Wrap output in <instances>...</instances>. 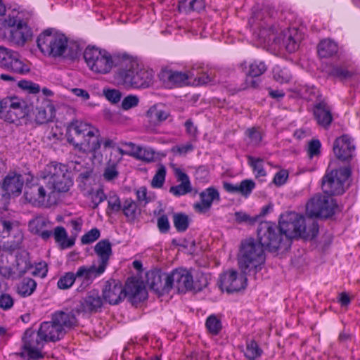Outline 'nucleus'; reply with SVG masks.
<instances>
[{
	"label": "nucleus",
	"instance_id": "f257e3e1",
	"mask_svg": "<svg viewBox=\"0 0 360 360\" xmlns=\"http://www.w3.org/2000/svg\"><path fill=\"white\" fill-rule=\"evenodd\" d=\"M262 19V13H255L249 20V24L252 27L257 37L261 42L268 44H278L283 46L290 52L295 51L299 47L300 37L295 29H287L282 31L279 36L275 33V29L269 22Z\"/></svg>",
	"mask_w": 360,
	"mask_h": 360
},
{
	"label": "nucleus",
	"instance_id": "f03ea898",
	"mask_svg": "<svg viewBox=\"0 0 360 360\" xmlns=\"http://www.w3.org/2000/svg\"><path fill=\"white\" fill-rule=\"evenodd\" d=\"M278 227L285 243L291 245L292 238L314 239L319 233V225L313 219H306L295 212H287L281 215Z\"/></svg>",
	"mask_w": 360,
	"mask_h": 360
},
{
	"label": "nucleus",
	"instance_id": "7ed1b4c3",
	"mask_svg": "<svg viewBox=\"0 0 360 360\" xmlns=\"http://www.w3.org/2000/svg\"><path fill=\"white\" fill-rule=\"evenodd\" d=\"M264 248L254 238H248L242 242L238 263L240 271L244 274L255 275L261 269L264 262Z\"/></svg>",
	"mask_w": 360,
	"mask_h": 360
},
{
	"label": "nucleus",
	"instance_id": "20e7f679",
	"mask_svg": "<svg viewBox=\"0 0 360 360\" xmlns=\"http://www.w3.org/2000/svg\"><path fill=\"white\" fill-rule=\"evenodd\" d=\"M124 68L117 72L119 81L127 88L146 89L149 87L153 80V72L139 66L137 63L127 60L124 61Z\"/></svg>",
	"mask_w": 360,
	"mask_h": 360
},
{
	"label": "nucleus",
	"instance_id": "39448f33",
	"mask_svg": "<svg viewBox=\"0 0 360 360\" xmlns=\"http://www.w3.org/2000/svg\"><path fill=\"white\" fill-rule=\"evenodd\" d=\"M94 252L98 257V266L95 262L89 266H82L77 269V276H84L87 284L92 283L93 280L102 275L108 264L110 256L112 255V244L108 239L100 240L94 246Z\"/></svg>",
	"mask_w": 360,
	"mask_h": 360
},
{
	"label": "nucleus",
	"instance_id": "423d86ee",
	"mask_svg": "<svg viewBox=\"0 0 360 360\" xmlns=\"http://www.w3.org/2000/svg\"><path fill=\"white\" fill-rule=\"evenodd\" d=\"M43 181H46L51 188L58 192H67L73 182L67 165L52 162L41 172Z\"/></svg>",
	"mask_w": 360,
	"mask_h": 360
},
{
	"label": "nucleus",
	"instance_id": "0eeeda50",
	"mask_svg": "<svg viewBox=\"0 0 360 360\" xmlns=\"http://www.w3.org/2000/svg\"><path fill=\"white\" fill-rule=\"evenodd\" d=\"M257 238L259 243L270 252H276L278 249L289 248L288 243H285L284 236L278 226L271 221H262L257 229Z\"/></svg>",
	"mask_w": 360,
	"mask_h": 360
},
{
	"label": "nucleus",
	"instance_id": "6e6552de",
	"mask_svg": "<svg viewBox=\"0 0 360 360\" xmlns=\"http://www.w3.org/2000/svg\"><path fill=\"white\" fill-rule=\"evenodd\" d=\"M37 43L38 48L44 55L53 57L62 56L68 47L67 37L52 29H47L40 34Z\"/></svg>",
	"mask_w": 360,
	"mask_h": 360
},
{
	"label": "nucleus",
	"instance_id": "1a4fd4ad",
	"mask_svg": "<svg viewBox=\"0 0 360 360\" xmlns=\"http://www.w3.org/2000/svg\"><path fill=\"white\" fill-rule=\"evenodd\" d=\"M1 24L4 27L11 28L8 39L18 46H23L25 41L32 37L31 29L23 22L20 13L16 11H11Z\"/></svg>",
	"mask_w": 360,
	"mask_h": 360
},
{
	"label": "nucleus",
	"instance_id": "9d476101",
	"mask_svg": "<svg viewBox=\"0 0 360 360\" xmlns=\"http://www.w3.org/2000/svg\"><path fill=\"white\" fill-rule=\"evenodd\" d=\"M83 55L89 68L97 73H108L115 64L110 53L94 46H88Z\"/></svg>",
	"mask_w": 360,
	"mask_h": 360
},
{
	"label": "nucleus",
	"instance_id": "9b49d317",
	"mask_svg": "<svg viewBox=\"0 0 360 360\" xmlns=\"http://www.w3.org/2000/svg\"><path fill=\"white\" fill-rule=\"evenodd\" d=\"M350 174L351 170L348 167H342L327 173L322 179L321 188L323 193L330 197L344 193L345 184Z\"/></svg>",
	"mask_w": 360,
	"mask_h": 360
},
{
	"label": "nucleus",
	"instance_id": "f8f14e48",
	"mask_svg": "<svg viewBox=\"0 0 360 360\" xmlns=\"http://www.w3.org/2000/svg\"><path fill=\"white\" fill-rule=\"evenodd\" d=\"M336 207V202L332 197L318 193L308 201L306 210L311 217L328 218L335 214Z\"/></svg>",
	"mask_w": 360,
	"mask_h": 360
},
{
	"label": "nucleus",
	"instance_id": "ddd939ff",
	"mask_svg": "<svg viewBox=\"0 0 360 360\" xmlns=\"http://www.w3.org/2000/svg\"><path fill=\"white\" fill-rule=\"evenodd\" d=\"M22 348L27 352L28 357L31 359L39 360L44 358V354L41 350L46 342L37 331L32 328L27 329L22 336Z\"/></svg>",
	"mask_w": 360,
	"mask_h": 360
},
{
	"label": "nucleus",
	"instance_id": "4468645a",
	"mask_svg": "<svg viewBox=\"0 0 360 360\" xmlns=\"http://www.w3.org/2000/svg\"><path fill=\"white\" fill-rule=\"evenodd\" d=\"M247 275L242 271L239 274L235 270H229L220 276L219 288L221 290H226L229 293L245 289L247 286Z\"/></svg>",
	"mask_w": 360,
	"mask_h": 360
},
{
	"label": "nucleus",
	"instance_id": "2eb2a0df",
	"mask_svg": "<svg viewBox=\"0 0 360 360\" xmlns=\"http://www.w3.org/2000/svg\"><path fill=\"white\" fill-rule=\"evenodd\" d=\"M0 63L4 68L13 73L24 75L30 71V66L20 59L18 53L4 47L1 49Z\"/></svg>",
	"mask_w": 360,
	"mask_h": 360
},
{
	"label": "nucleus",
	"instance_id": "dca6fc26",
	"mask_svg": "<svg viewBox=\"0 0 360 360\" xmlns=\"http://www.w3.org/2000/svg\"><path fill=\"white\" fill-rule=\"evenodd\" d=\"M91 131L92 134L85 136V139L75 149L82 153H90L93 159L98 158L99 160H101L103 155L98 152L102 143L100 131L94 127Z\"/></svg>",
	"mask_w": 360,
	"mask_h": 360
},
{
	"label": "nucleus",
	"instance_id": "f3484780",
	"mask_svg": "<svg viewBox=\"0 0 360 360\" xmlns=\"http://www.w3.org/2000/svg\"><path fill=\"white\" fill-rule=\"evenodd\" d=\"M53 193L46 181L32 184L27 186L25 191V196L27 200L38 205H44L47 196Z\"/></svg>",
	"mask_w": 360,
	"mask_h": 360
},
{
	"label": "nucleus",
	"instance_id": "a211bd4d",
	"mask_svg": "<svg viewBox=\"0 0 360 360\" xmlns=\"http://www.w3.org/2000/svg\"><path fill=\"white\" fill-rule=\"evenodd\" d=\"M333 150L337 159L349 162L352 159L355 150L353 139L347 134L337 138L333 143Z\"/></svg>",
	"mask_w": 360,
	"mask_h": 360
},
{
	"label": "nucleus",
	"instance_id": "6ab92c4d",
	"mask_svg": "<svg viewBox=\"0 0 360 360\" xmlns=\"http://www.w3.org/2000/svg\"><path fill=\"white\" fill-rule=\"evenodd\" d=\"M93 127L89 124L77 120L72 122L69 124L66 133L68 142L75 148L85 139V136L92 134L91 130Z\"/></svg>",
	"mask_w": 360,
	"mask_h": 360
},
{
	"label": "nucleus",
	"instance_id": "aec40b11",
	"mask_svg": "<svg viewBox=\"0 0 360 360\" xmlns=\"http://www.w3.org/2000/svg\"><path fill=\"white\" fill-rule=\"evenodd\" d=\"M169 274L158 271H149L146 274V283L150 288L159 295L169 293L172 290Z\"/></svg>",
	"mask_w": 360,
	"mask_h": 360
},
{
	"label": "nucleus",
	"instance_id": "412c9836",
	"mask_svg": "<svg viewBox=\"0 0 360 360\" xmlns=\"http://www.w3.org/2000/svg\"><path fill=\"white\" fill-rule=\"evenodd\" d=\"M102 296L110 304H117L126 297L124 288L121 282L115 279H110L105 283Z\"/></svg>",
	"mask_w": 360,
	"mask_h": 360
},
{
	"label": "nucleus",
	"instance_id": "4be33fe9",
	"mask_svg": "<svg viewBox=\"0 0 360 360\" xmlns=\"http://www.w3.org/2000/svg\"><path fill=\"white\" fill-rule=\"evenodd\" d=\"M124 288L125 297H127L133 304L144 301L148 297L144 285L134 278H129Z\"/></svg>",
	"mask_w": 360,
	"mask_h": 360
},
{
	"label": "nucleus",
	"instance_id": "5701e85b",
	"mask_svg": "<svg viewBox=\"0 0 360 360\" xmlns=\"http://www.w3.org/2000/svg\"><path fill=\"white\" fill-rule=\"evenodd\" d=\"M169 274L172 289L176 288L179 292L191 290L193 287V276L186 269H176Z\"/></svg>",
	"mask_w": 360,
	"mask_h": 360
},
{
	"label": "nucleus",
	"instance_id": "b1692460",
	"mask_svg": "<svg viewBox=\"0 0 360 360\" xmlns=\"http://www.w3.org/2000/svg\"><path fill=\"white\" fill-rule=\"evenodd\" d=\"M313 115L319 127L328 129L333 120L332 109L327 102H316L313 108Z\"/></svg>",
	"mask_w": 360,
	"mask_h": 360
},
{
	"label": "nucleus",
	"instance_id": "393cba45",
	"mask_svg": "<svg viewBox=\"0 0 360 360\" xmlns=\"http://www.w3.org/2000/svg\"><path fill=\"white\" fill-rule=\"evenodd\" d=\"M158 76L160 81L167 88L186 85L189 79V75L185 72L167 68L162 69Z\"/></svg>",
	"mask_w": 360,
	"mask_h": 360
},
{
	"label": "nucleus",
	"instance_id": "a878e982",
	"mask_svg": "<svg viewBox=\"0 0 360 360\" xmlns=\"http://www.w3.org/2000/svg\"><path fill=\"white\" fill-rule=\"evenodd\" d=\"M51 226V221L47 217L42 215L36 216L28 224L29 230L45 240H48L53 234V231L50 229Z\"/></svg>",
	"mask_w": 360,
	"mask_h": 360
},
{
	"label": "nucleus",
	"instance_id": "bb28decb",
	"mask_svg": "<svg viewBox=\"0 0 360 360\" xmlns=\"http://www.w3.org/2000/svg\"><path fill=\"white\" fill-rule=\"evenodd\" d=\"M39 330L40 335L44 337L46 343L56 342L61 340L65 335V331L61 330V328L52 319L50 321L42 322Z\"/></svg>",
	"mask_w": 360,
	"mask_h": 360
},
{
	"label": "nucleus",
	"instance_id": "cd10ccee",
	"mask_svg": "<svg viewBox=\"0 0 360 360\" xmlns=\"http://www.w3.org/2000/svg\"><path fill=\"white\" fill-rule=\"evenodd\" d=\"M200 202L194 204V209L199 213H205L210 210L214 200H220V195L215 188L209 187L200 193Z\"/></svg>",
	"mask_w": 360,
	"mask_h": 360
},
{
	"label": "nucleus",
	"instance_id": "c85d7f7f",
	"mask_svg": "<svg viewBox=\"0 0 360 360\" xmlns=\"http://www.w3.org/2000/svg\"><path fill=\"white\" fill-rule=\"evenodd\" d=\"M24 179L20 174L11 172L4 179L2 188L8 195H18L21 193Z\"/></svg>",
	"mask_w": 360,
	"mask_h": 360
},
{
	"label": "nucleus",
	"instance_id": "c756f323",
	"mask_svg": "<svg viewBox=\"0 0 360 360\" xmlns=\"http://www.w3.org/2000/svg\"><path fill=\"white\" fill-rule=\"evenodd\" d=\"M103 297H101L96 290L89 291L81 302V311L87 313H97L103 305Z\"/></svg>",
	"mask_w": 360,
	"mask_h": 360
},
{
	"label": "nucleus",
	"instance_id": "7c9ffc66",
	"mask_svg": "<svg viewBox=\"0 0 360 360\" xmlns=\"http://www.w3.org/2000/svg\"><path fill=\"white\" fill-rule=\"evenodd\" d=\"M175 176L180 184L171 186L169 192L175 196L184 195L192 191L191 183L188 176L181 169H176L174 171Z\"/></svg>",
	"mask_w": 360,
	"mask_h": 360
},
{
	"label": "nucleus",
	"instance_id": "2f4dec72",
	"mask_svg": "<svg viewBox=\"0 0 360 360\" xmlns=\"http://www.w3.org/2000/svg\"><path fill=\"white\" fill-rule=\"evenodd\" d=\"M51 318L65 332L66 329L77 326V320L72 311H57L52 314Z\"/></svg>",
	"mask_w": 360,
	"mask_h": 360
},
{
	"label": "nucleus",
	"instance_id": "473e14b6",
	"mask_svg": "<svg viewBox=\"0 0 360 360\" xmlns=\"http://www.w3.org/2000/svg\"><path fill=\"white\" fill-rule=\"evenodd\" d=\"M170 116L169 110L160 104L151 106L146 112L149 122L153 126H159Z\"/></svg>",
	"mask_w": 360,
	"mask_h": 360
},
{
	"label": "nucleus",
	"instance_id": "72a5a7b5",
	"mask_svg": "<svg viewBox=\"0 0 360 360\" xmlns=\"http://www.w3.org/2000/svg\"><path fill=\"white\" fill-rule=\"evenodd\" d=\"M75 169L79 172L77 178V182L79 189L82 191L89 190L94 181V168L91 167H85L79 169L75 167Z\"/></svg>",
	"mask_w": 360,
	"mask_h": 360
},
{
	"label": "nucleus",
	"instance_id": "f704fd0d",
	"mask_svg": "<svg viewBox=\"0 0 360 360\" xmlns=\"http://www.w3.org/2000/svg\"><path fill=\"white\" fill-rule=\"evenodd\" d=\"M141 205L131 198H127L122 202V211L128 221H134L141 213Z\"/></svg>",
	"mask_w": 360,
	"mask_h": 360
},
{
	"label": "nucleus",
	"instance_id": "c9c22d12",
	"mask_svg": "<svg viewBox=\"0 0 360 360\" xmlns=\"http://www.w3.org/2000/svg\"><path fill=\"white\" fill-rule=\"evenodd\" d=\"M120 161V158L117 157L112 152L110 153V159L107 162L104 169L103 176L108 181L117 179L119 176L117 165Z\"/></svg>",
	"mask_w": 360,
	"mask_h": 360
},
{
	"label": "nucleus",
	"instance_id": "e433bc0d",
	"mask_svg": "<svg viewBox=\"0 0 360 360\" xmlns=\"http://www.w3.org/2000/svg\"><path fill=\"white\" fill-rule=\"evenodd\" d=\"M338 51V44L330 39L321 40L317 46V52L320 58H327L332 57Z\"/></svg>",
	"mask_w": 360,
	"mask_h": 360
},
{
	"label": "nucleus",
	"instance_id": "4c0bfd02",
	"mask_svg": "<svg viewBox=\"0 0 360 360\" xmlns=\"http://www.w3.org/2000/svg\"><path fill=\"white\" fill-rule=\"evenodd\" d=\"M56 243H58L62 249L69 248L74 245L75 240L68 238L65 229L63 226H56L53 232Z\"/></svg>",
	"mask_w": 360,
	"mask_h": 360
},
{
	"label": "nucleus",
	"instance_id": "58836bf2",
	"mask_svg": "<svg viewBox=\"0 0 360 360\" xmlns=\"http://www.w3.org/2000/svg\"><path fill=\"white\" fill-rule=\"evenodd\" d=\"M37 288L36 281L31 278H23L17 285L18 293L23 297L31 295Z\"/></svg>",
	"mask_w": 360,
	"mask_h": 360
},
{
	"label": "nucleus",
	"instance_id": "ea45409f",
	"mask_svg": "<svg viewBox=\"0 0 360 360\" xmlns=\"http://www.w3.org/2000/svg\"><path fill=\"white\" fill-rule=\"evenodd\" d=\"M205 4L204 0H191L188 5L186 1H181L179 3V11L186 13L191 11L200 12L205 8Z\"/></svg>",
	"mask_w": 360,
	"mask_h": 360
},
{
	"label": "nucleus",
	"instance_id": "a19ab883",
	"mask_svg": "<svg viewBox=\"0 0 360 360\" xmlns=\"http://www.w3.org/2000/svg\"><path fill=\"white\" fill-rule=\"evenodd\" d=\"M263 353L257 342L254 340H247L245 356L249 360H255L259 358Z\"/></svg>",
	"mask_w": 360,
	"mask_h": 360
},
{
	"label": "nucleus",
	"instance_id": "79ce46f5",
	"mask_svg": "<svg viewBox=\"0 0 360 360\" xmlns=\"http://www.w3.org/2000/svg\"><path fill=\"white\" fill-rule=\"evenodd\" d=\"M247 159L248 165L252 168L256 178L264 177L266 175V172L263 166V159L255 158L251 155H248Z\"/></svg>",
	"mask_w": 360,
	"mask_h": 360
},
{
	"label": "nucleus",
	"instance_id": "37998d69",
	"mask_svg": "<svg viewBox=\"0 0 360 360\" xmlns=\"http://www.w3.org/2000/svg\"><path fill=\"white\" fill-rule=\"evenodd\" d=\"M53 108L48 105L46 108L40 107L37 108L35 120L37 123L43 124L52 120Z\"/></svg>",
	"mask_w": 360,
	"mask_h": 360
},
{
	"label": "nucleus",
	"instance_id": "c03bdc74",
	"mask_svg": "<svg viewBox=\"0 0 360 360\" xmlns=\"http://www.w3.org/2000/svg\"><path fill=\"white\" fill-rule=\"evenodd\" d=\"M108 200V208L106 210L107 214L110 213H117L122 210V203L120 199V197L115 193H110L107 197Z\"/></svg>",
	"mask_w": 360,
	"mask_h": 360
},
{
	"label": "nucleus",
	"instance_id": "a18cd8bd",
	"mask_svg": "<svg viewBox=\"0 0 360 360\" xmlns=\"http://www.w3.org/2000/svg\"><path fill=\"white\" fill-rule=\"evenodd\" d=\"M205 326L208 332L213 335H218L222 328L221 320L214 314L207 318Z\"/></svg>",
	"mask_w": 360,
	"mask_h": 360
},
{
	"label": "nucleus",
	"instance_id": "49530a36",
	"mask_svg": "<svg viewBox=\"0 0 360 360\" xmlns=\"http://www.w3.org/2000/svg\"><path fill=\"white\" fill-rule=\"evenodd\" d=\"M174 226L178 232H184L189 226L188 216L184 213H176L173 216Z\"/></svg>",
	"mask_w": 360,
	"mask_h": 360
},
{
	"label": "nucleus",
	"instance_id": "de8ad7c7",
	"mask_svg": "<svg viewBox=\"0 0 360 360\" xmlns=\"http://www.w3.org/2000/svg\"><path fill=\"white\" fill-rule=\"evenodd\" d=\"M1 105L2 108V114L4 113L5 110L8 108H11L14 110L15 108H21L22 106H26L25 102L17 97L4 98L1 101Z\"/></svg>",
	"mask_w": 360,
	"mask_h": 360
},
{
	"label": "nucleus",
	"instance_id": "09e8293b",
	"mask_svg": "<svg viewBox=\"0 0 360 360\" xmlns=\"http://www.w3.org/2000/svg\"><path fill=\"white\" fill-rule=\"evenodd\" d=\"M76 278H82V276H77V271L76 274L72 272H68L63 276L58 281V287L60 289H68L70 288L75 281ZM82 278H84V276Z\"/></svg>",
	"mask_w": 360,
	"mask_h": 360
},
{
	"label": "nucleus",
	"instance_id": "8fccbe9b",
	"mask_svg": "<svg viewBox=\"0 0 360 360\" xmlns=\"http://www.w3.org/2000/svg\"><path fill=\"white\" fill-rule=\"evenodd\" d=\"M267 70V66L264 62L254 60L249 65V70L247 73L253 77H259Z\"/></svg>",
	"mask_w": 360,
	"mask_h": 360
},
{
	"label": "nucleus",
	"instance_id": "3c124183",
	"mask_svg": "<svg viewBox=\"0 0 360 360\" xmlns=\"http://www.w3.org/2000/svg\"><path fill=\"white\" fill-rule=\"evenodd\" d=\"M256 186L255 183L252 179H244L238 184V193L245 198H248Z\"/></svg>",
	"mask_w": 360,
	"mask_h": 360
},
{
	"label": "nucleus",
	"instance_id": "603ef678",
	"mask_svg": "<svg viewBox=\"0 0 360 360\" xmlns=\"http://www.w3.org/2000/svg\"><path fill=\"white\" fill-rule=\"evenodd\" d=\"M136 195V202L141 206H145L149 203L152 199L150 196L148 195V190L146 186H141L135 190Z\"/></svg>",
	"mask_w": 360,
	"mask_h": 360
},
{
	"label": "nucleus",
	"instance_id": "864d4df0",
	"mask_svg": "<svg viewBox=\"0 0 360 360\" xmlns=\"http://www.w3.org/2000/svg\"><path fill=\"white\" fill-rule=\"evenodd\" d=\"M261 83V79L258 77H253L246 74V77L244 82L241 84L239 90H246L248 89H257Z\"/></svg>",
	"mask_w": 360,
	"mask_h": 360
},
{
	"label": "nucleus",
	"instance_id": "5fc2aeb1",
	"mask_svg": "<svg viewBox=\"0 0 360 360\" xmlns=\"http://www.w3.org/2000/svg\"><path fill=\"white\" fill-rule=\"evenodd\" d=\"M166 175V169L164 166H161L153 176L151 186L153 188H161L165 182Z\"/></svg>",
	"mask_w": 360,
	"mask_h": 360
},
{
	"label": "nucleus",
	"instance_id": "6e6d98bb",
	"mask_svg": "<svg viewBox=\"0 0 360 360\" xmlns=\"http://www.w3.org/2000/svg\"><path fill=\"white\" fill-rule=\"evenodd\" d=\"M193 287L191 290L201 291L203 288H206L208 285L207 277L202 273H198L195 280L193 279Z\"/></svg>",
	"mask_w": 360,
	"mask_h": 360
},
{
	"label": "nucleus",
	"instance_id": "4d7b16f0",
	"mask_svg": "<svg viewBox=\"0 0 360 360\" xmlns=\"http://www.w3.org/2000/svg\"><path fill=\"white\" fill-rule=\"evenodd\" d=\"M329 75L344 79L351 77L352 73L342 66H335L330 70Z\"/></svg>",
	"mask_w": 360,
	"mask_h": 360
},
{
	"label": "nucleus",
	"instance_id": "13d9d810",
	"mask_svg": "<svg viewBox=\"0 0 360 360\" xmlns=\"http://www.w3.org/2000/svg\"><path fill=\"white\" fill-rule=\"evenodd\" d=\"M103 95L112 104L118 103L122 97L121 91L115 89L103 90Z\"/></svg>",
	"mask_w": 360,
	"mask_h": 360
},
{
	"label": "nucleus",
	"instance_id": "bf43d9fd",
	"mask_svg": "<svg viewBox=\"0 0 360 360\" xmlns=\"http://www.w3.org/2000/svg\"><path fill=\"white\" fill-rule=\"evenodd\" d=\"M100 236V231L97 228H94L82 237L81 242L82 244H90L96 241Z\"/></svg>",
	"mask_w": 360,
	"mask_h": 360
},
{
	"label": "nucleus",
	"instance_id": "052dcab7",
	"mask_svg": "<svg viewBox=\"0 0 360 360\" xmlns=\"http://www.w3.org/2000/svg\"><path fill=\"white\" fill-rule=\"evenodd\" d=\"M18 86L22 89L27 90L30 94H37L40 91V86L38 84L27 80L20 81Z\"/></svg>",
	"mask_w": 360,
	"mask_h": 360
},
{
	"label": "nucleus",
	"instance_id": "680f3d73",
	"mask_svg": "<svg viewBox=\"0 0 360 360\" xmlns=\"http://www.w3.org/2000/svg\"><path fill=\"white\" fill-rule=\"evenodd\" d=\"M139 99L135 95H129L122 101L121 106L124 110H128L138 105Z\"/></svg>",
	"mask_w": 360,
	"mask_h": 360
},
{
	"label": "nucleus",
	"instance_id": "e2e57ef3",
	"mask_svg": "<svg viewBox=\"0 0 360 360\" xmlns=\"http://www.w3.org/2000/svg\"><path fill=\"white\" fill-rule=\"evenodd\" d=\"M246 134L249 138V143L253 146H257L262 141V134L256 129H248L246 131Z\"/></svg>",
	"mask_w": 360,
	"mask_h": 360
},
{
	"label": "nucleus",
	"instance_id": "0e129e2a",
	"mask_svg": "<svg viewBox=\"0 0 360 360\" xmlns=\"http://www.w3.org/2000/svg\"><path fill=\"white\" fill-rule=\"evenodd\" d=\"M321 146V142L318 139L311 140L309 143L308 155L310 158H312L313 157H315V156H319L320 155Z\"/></svg>",
	"mask_w": 360,
	"mask_h": 360
},
{
	"label": "nucleus",
	"instance_id": "69168bd1",
	"mask_svg": "<svg viewBox=\"0 0 360 360\" xmlns=\"http://www.w3.org/2000/svg\"><path fill=\"white\" fill-rule=\"evenodd\" d=\"M14 304V300L9 294H2L0 295V308L8 310L10 309Z\"/></svg>",
	"mask_w": 360,
	"mask_h": 360
},
{
	"label": "nucleus",
	"instance_id": "338daca9",
	"mask_svg": "<svg viewBox=\"0 0 360 360\" xmlns=\"http://www.w3.org/2000/svg\"><path fill=\"white\" fill-rule=\"evenodd\" d=\"M107 199V195L105 194L103 188H98L93 193L91 200L94 203V208L98 206L100 203Z\"/></svg>",
	"mask_w": 360,
	"mask_h": 360
},
{
	"label": "nucleus",
	"instance_id": "774afa93",
	"mask_svg": "<svg viewBox=\"0 0 360 360\" xmlns=\"http://www.w3.org/2000/svg\"><path fill=\"white\" fill-rule=\"evenodd\" d=\"M157 224H158L159 231L162 233H167L170 229V224L169 222L168 217L165 214L161 215L158 219Z\"/></svg>",
	"mask_w": 360,
	"mask_h": 360
}]
</instances>
